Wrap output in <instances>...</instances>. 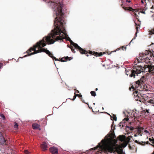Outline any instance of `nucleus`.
Masks as SVG:
<instances>
[{
    "label": "nucleus",
    "mask_w": 154,
    "mask_h": 154,
    "mask_svg": "<svg viewBox=\"0 0 154 154\" xmlns=\"http://www.w3.org/2000/svg\"><path fill=\"white\" fill-rule=\"evenodd\" d=\"M24 152L25 154H31L27 150H24Z\"/></svg>",
    "instance_id": "obj_26"
},
{
    "label": "nucleus",
    "mask_w": 154,
    "mask_h": 154,
    "mask_svg": "<svg viewBox=\"0 0 154 154\" xmlns=\"http://www.w3.org/2000/svg\"><path fill=\"white\" fill-rule=\"evenodd\" d=\"M141 2L142 3H143V0H142L141 1Z\"/></svg>",
    "instance_id": "obj_49"
},
{
    "label": "nucleus",
    "mask_w": 154,
    "mask_h": 154,
    "mask_svg": "<svg viewBox=\"0 0 154 154\" xmlns=\"http://www.w3.org/2000/svg\"><path fill=\"white\" fill-rule=\"evenodd\" d=\"M122 4H121V7H123V3L122 2Z\"/></svg>",
    "instance_id": "obj_43"
},
{
    "label": "nucleus",
    "mask_w": 154,
    "mask_h": 154,
    "mask_svg": "<svg viewBox=\"0 0 154 154\" xmlns=\"http://www.w3.org/2000/svg\"><path fill=\"white\" fill-rule=\"evenodd\" d=\"M39 131L40 130V129L39 128Z\"/></svg>",
    "instance_id": "obj_56"
},
{
    "label": "nucleus",
    "mask_w": 154,
    "mask_h": 154,
    "mask_svg": "<svg viewBox=\"0 0 154 154\" xmlns=\"http://www.w3.org/2000/svg\"><path fill=\"white\" fill-rule=\"evenodd\" d=\"M124 49L125 50H126V47H125L124 46H122L121 47H120L119 48H118L116 49V50L114 51L115 52L116 51H117L119 50H124Z\"/></svg>",
    "instance_id": "obj_17"
},
{
    "label": "nucleus",
    "mask_w": 154,
    "mask_h": 154,
    "mask_svg": "<svg viewBox=\"0 0 154 154\" xmlns=\"http://www.w3.org/2000/svg\"><path fill=\"white\" fill-rule=\"evenodd\" d=\"M135 25L136 26V29H137V32L138 31V29L139 28L140 26V24H137L135 22Z\"/></svg>",
    "instance_id": "obj_25"
},
{
    "label": "nucleus",
    "mask_w": 154,
    "mask_h": 154,
    "mask_svg": "<svg viewBox=\"0 0 154 154\" xmlns=\"http://www.w3.org/2000/svg\"><path fill=\"white\" fill-rule=\"evenodd\" d=\"M131 130H134V128L132 127H131Z\"/></svg>",
    "instance_id": "obj_39"
},
{
    "label": "nucleus",
    "mask_w": 154,
    "mask_h": 154,
    "mask_svg": "<svg viewBox=\"0 0 154 154\" xmlns=\"http://www.w3.org/2000/svg\"><path fill=\"white\" fill-rule=\"evenodd\" d=\"M67 40L69 41L71 44L76 49H77L81 54H86V56L87 57L88 56V53L91 55H93L96 57L101 56L103 54H105V52L103 53L102 52L98 53L94 51L93 52L90 51H89L88 52V51L80 47L76 43L73 42L69 37H68L67 38Z\"/></svg>",
    "instance_id": "obj_4"
},
{
    "label": "nucleus",
    "mask_w": 154,
    "mask_h": 154,
    "mask_svg": "<svg viewBox=\"0 0 154 154\" xmlns=\"http://www.w3.org/2000/svg\"><path fill=\"white\" fill-rule=\"evenodd\" d=\"M95 91H97L98 90V89L97 88H95Z\"/></svg>",
    "instance_id": "obj_50"
},
{
    "label": "nucleus",
    "mask_w": 154,
    "mask_h": 154,
    "mask_svg": "<svg viewBox=\"0 0 154 154\" xmlns=\"http://www.w3.org/2000/svg\"><path fill=\"white\" fill-rule=\"evenodd\" d=\"M148 103H150L153 104V106H154V100L152 99H150L147 101Z\"/></svg>",
    "instance_id": "obj_23"
},
{
    "label": "nucleus",
    "mask_w": 154,
    "mask_h": 154,
    "mask_svg": "<svg viewBox=\"0 0 154 154\" xmlns=\"http://www.w3.org/2000/svg\"><path fill=\"white\" fill-rule=\"evenodd\" d=\"M140 95H138L137 96H135V97H134V99L136 100L140 101V100L141 98Z\"/></svg>",
    "instance_id": "obj_21"
},
{
    "label": "nucleus",
    "mask_w": 154,
    "mask_h": 154,
    "mask_svg": "<svg viewBox=\"0 0 154 154\" xmlns=\"http://www.w3.org/2000/svg\"><path fill=\"white\" fill-rule=\"evenodd\" d=\"M84 102V103H86V104H87V105H88V106H89V105H88V103H85V102Z\"/></svg>",
    "instance_id": "obj_51"
},
{
    "label": "nucleus",
    "mask_w": 154,
    "mask_h": 154,
    "mask_svg": "<svg viewBox=\"0 0 154 154\" xmlns=\"http://www.w3.org/2000/svg\"><path fill=\"white\" fill-rule=\"evenodd\" d=\"M146 112H149V110L147 109H146Z\"/></svg>",
    "instance_id": "obj_48"
},
{
    "label": "nucleus",
    "mask_w": 154,
    "mask_h": 154,
    "mask_svg": "<svg viewBox=\"0 0 154 154\" xmlns=\"http://www.w3.org/2000/svg\"><path fill=\"white\" fill-rule=\"evenodd\" d=\"M70 58H71V57H63L61 58L60 61L62 62H66L68 60H71V59H70Z\"/></svg>",
    "instance_id": "obj_16"
},
{
    "label": "nucleus",
    "mask_w": 154,
    "mask_h": 154,
    "mask_svg": "<svg viewBox=\"0 0 154 154\" xmlns=\"http://www.w3.org/2000/svg\"><path fill=\"white\" fill-rule=\"evenodd\" d=\"M133 95L134 96V97H135V95L137 96L138 95H141V94L138 91H134L133 92Z\"/></svg>",
    "instance_id": "obj_20"
},
{
    "label": "nucleus",
    "mask_w": 154,
    "mask_h": 154,
    "mask_svg": "<svg viewBox=\"0 0 154 154\" xmlns=\"http://www.w3.org/2000/svg\"><path fill=\"white\" fill-rule=\"evenodd\" d=\"M134 16H135V17H136V18L137 19L138 18L137 17H138V15L135 12H134Z\"/></svg>",
    "instance_id": "obj_32"
},
{
    "label": "nucleus",
    "mask_w": 154,
    "mask_h": 154,
    "mask_svg": "<svg viewBox=\"0 0 154 154\" xmlns=\"http://www.w3.org/2000/svg\"><path fill=\"white\" fill-rule=\"evenodd\" d=\"M136 130L135 131L137 132L136 134L134 135V137H137V135H139L140 136H141L143 133V128L141 127H138L137 128L135 129Z\"/></svg>",
    "instance_id": "obj_8"
},
{
    "label": "nucleus",
    "mask_w": 154,
    "mask_h": 154,
    "mask_svg": "<svg viewBox=\"0 0 154 154\" xmlns=\"http://www.w3.org/2000/svg\"><path fill=\"white\" fill-rule=\"evenodd\" d=\"M130 137H132V136H130Z\"/></svg>",
    "instance_id": "obj_54"
},
{
    "label": "nucleus",
    "mask_w": 154,
    "mask_h": 154,
    "mask_svg": "<svg viewBox=\"0 0 154 154\" xmlns=\"http://www.w3.org/2000/svg\"><path fill=\"white\" fill-rule=\"evenodd\" d=\"M79 93V91L78 90H76V91H75V93Z\"/></svg>",
    "instance_id": "obj_38"
},
{
    "label": "nucleus",
    "mask_w": 154,
    "mask_h": 154,
    "mask_svg": "<svg viewBox=\"0 0 154 154\" xmlns=\"http://www.w3.org/2000/svg\"><path fill=\"white\" fill-rule=\"evenodd\" d=\"M1 117L3 118V120H5V116L3 114H1L0 115Z\"/></svg>",
    "instance_id": "obj_30"
},
{
    "label": "nucleus",
    "mask_w": 154,
    "mask_h": 154,
    "mask_svg": "<svg viewBox=\"0 0 154 154\" xmlns=\"http://www.w3.org/2000/svg\"><path fill=\"white\" fill-rule=\"evenodd\" d=\"M26 56H27V55H25V56H24V57H26Z\"/></svg>",
    "instance_id": "obj_52"
},
{
    "label": "nucleus",
    "mask_w": 154,
    "mask_h": 154,
    "mask_svg": "<svg viewBox=\"0 0 154 154\" xmlns=\"http://www.w3.org/2000/svg\"><path fill=\"white\" fill-rule=\"evenodd\" d=\"M140 102H142L145 103H146V100L144 98H141V97L140 100Z\"/></svg>",
    "instance_id": "obj_22"
},
{
    "label": "nucleus",
    "mask_w": 154,
    "mask_h": 154,
    "mask_svg": "<svg viewBox=\"0 0 154 154\" xmlns=\"http://www.w3.org/2000/svg\"><path fill=\"white\" fill-rule=\"evenodd\" d=\"M32 126L33 129H37L38 128V125L36 123L33 124Z\"/></svg>",
    "instance_id": "obj_18"
},
{
    "label": "nucleus",
    "mask_w": 154,
    "mask_h": 154,
    "mask_svg": "<svg viewBox=\"0 0 154 154\" xmlns=\"http://www.w3.org/2000/svg\"><path fill=\"white\" fill-rule=\"evenodd\" d=\"M141 116L143 117L144 118H146L149 115V112H146L145 110H143L141 112Z\"/></svg>",
    "instance_id": "obj_15"
},
{
    "label": "nucleus",
    "mask_w": 154,
    "mask_h": 154,
    "mask_svg": "<svg viewBox=\"0 0 154 154\" xmlns=\"http://www.w3.org/2000/svg\"><path fill=\"white\" fill-rule=\"evenodd\" d=\"M145 77L143 76L140 79L135 81L132 85L131 88L134 90V88L137 89L140 91L147 90V85L145 84Z\"/></svg>",
    "instance_id": "obj_6"
},
{
    "label": "nucleus",
    "mask_w": 154,
    "mask_h": 154,
    "mask_svg": "<svg viewBox=\"0 0 154 154\" xmlns=\"http://www.w3.org/2000/svg\"><path fill=\"white\" fill-rule=\"evenodd\" d=\"M18 127V125L17 123L15 122V125H14V128H15L17 129Z\"/></svg>",
    "instance_id": "obj_29"
},
{
    "label": "nucleus",
    "mask_w": 154,
    "mask_h": 154,
    "mask_svg": "<svg viewBox=\"0 0 154 154\" xmlns=\"http://www.w3.org/2000/svg\"><path fill=\"white\" fill-rule=\"evenodd\" d=\"M143 132H145L146 133H149V132L148 131L146 130H144V129L143 131Z\"/></svg>",
    "instance_id": "obj_34"
},
{
    "label": "nucleus",
    "mask_w": 154,
    "mask_h": 154,
    "mask_svg": "<svg viewBox=\"0 0 154 154\" xmlns=\"http://www.w3.org/2000/svg\"><path fill=\"white\" fill-rule=\"evenodd\" d=\"M49 149L52 154H57L58 153V149L56 147H51Z\"/></svg>",
    "instance_id": "obj_12"
},
{
    "label": "nucleus",
    "mask_w": 154,
    "mask_h": 154,
    "mask_svg": "<svg viewBox=\"0 0 154 154\" xmlns=\"http://www.w3.org/2000/svg\"><path fill=\"white\" fill-rule=\"evenodd\" d=\"M112 135H113V136H112V138H114L115 135L113 134Z\"/></svg>",
    "instance_id": "obj_47"
},
{
    "label": "nucleus",
    "mask_w": 154,
    "mask_h": 154,
    "mask_svg": "<svg viewBox=\"0 0 154 154\" xmlns=\"http://www.w3.org/2000/svg\"><path fill=\"white\" fill-rule=\"evenodd\" d=\"M7 140L5 139L4 137L3 136L2 133L0 132V144L7 145Z\"/></svg>",
    "instance_id": "obj_10"
},
{
    "label": "nucleus",
    "mask_w": 154,
    "mask_h": 154,
    "mask_svg": "<svg viewBox=\"0 0 154 154\" xmlns=\"http://www.w3.org/2000/svg\"><path fill=\"white\" fill-rule=\"evenodd\" d=\"M128 72H129L128 71L127 72H126V74L127 75H128Z\"/></svg>",
    "instance_id": "obj_44"
},
{
    "label": "nucleus",
    "mask_w": 154,
    "mask_h": 154,
    "mask_svg": "<svg viewBox=\"0 0 154 154\" xmlns=\"http://www.w3.org/2000/svg\"><path fill=\"white\" fill-rule=\"evenodd\" d=\"M76 96H77L76 95V94L75 93V95L73 97V100H74L76 98Z\"/></svg>",
    "instance_id": "obj_36"
},
{
    "label": "nucleus",
    "mask_w": 154,
    "mask_h": 154,
    "mask_svg": "<svg viewBox=\"0 0 154 154\" xmlns=\"http://www.w3.org/2000/svg\"><path fill=\"white\" fill-rule=\"evenodd\" d=\"M145 95L144 94H141V95H140V97L141 98H144L145 97Z\"/></svg>",
    "instance_id": "obj_31"
},
{
    "label": "nucleus",
    "mask_w": 154,
    "mask_h": 154,
    "mask_svg": "<svg viewBox=\"0 0 154 154\" xmlns=\"http://www.w3.org/2000/svg\"><path fill=\"white\" fill-rule=\"evenodd\" d=\"M126 2H128L129 3H130L131 2V1H130V0L128 1V0H127Z\"/></svg>",
    "instance_id": "obj_42"
},
{
    "label": "nucleus",
    "mask_w": 154,
    "mask_h": 154,
    "mask_svg": "<svg viewBox=\"0 0 154 154\" xmlns=\"http://www.w3.org/2000/svg\"><path fill=\"white\" fill-rule=\"evenodd\" d=\"M105 137H107V136H106Z\"/></svg>",
    "instance_id": "obj_55"
},
{
    "label": "nucleus",
    "mask_w": 154,
    "mask_h": 154,
    "mask_svg": "<svg viewBox=\"0 0 154 154\" xmlns=\"http://www.w3.org/2000/svg\"><path fill=\"white\" fill-rule=\"evenodd\" d=\"M131 11L134 12V13L135 12L136 13V12H137V10L136 9H133V10Z\"/></svg>",
    "instance_id": "obj_35"
},
{
    "label": "nucleus",
    "mask_w": 154,
    "mask_h": 154,
    "mask_svg": "<svg viewBox=\"0 0 154 154\" xmlns=\"http://www.w3.org/2000/svg\"><path fill=\"white\" fill-rule=\"evenodd\" d=\"M133 115L134 117V119L136 117L135 116V115L134 113Z\"/></svg>",
    "instance_id": "obj_40"
},
{
    "label": "nucleus",
    "mask_w": 154,
    "mask_h": 154,
    "mask_svg": "<svg viewBox=\"0 0 154 154\" xmlns=\"http://www.w3.org/2000/svg\"><path fill=\"white\" fill-rule=\"evenodd\" d=\"M141 12V13H143V14H145V11H142Z\"/></svg>",
    "instance_id": "obj_46"
},
{
    "label": "nucleus",
    "mask_w": 154,
    "mask_h": 154,
    "mask_svg": "<svg viewBox=\"0 0 154 154\" xmlns=\"http://www.w3.org/2000/svg\"><path fill=\"white\" fill-rule=\"evenodd\" d=\"M112 119H113L115 121H116L117 120V117H116L115 115H113V116H112Z\"/></svg>",
    "instance_id": "obj_27"
},
{
    "label": "nucleus",
    "mask_w": 154,
    "mask_h": 154,
    "mask_svg": "<svg viewBox=\"0 0 154 154\" xmlns=\"http://www.w3.org/2000/svg\"><path fill=\"white\" fill-rule=\"evenodd\" d=\"M76 95L78 97H82V95L81 94H76Z\"/></svg>",
    "instance_id": "obj_33"
},
{
    "label": "nucleus",
    "mask_w": 154,
    "mask_h": 154,
    "mask_svg": "<svg viewBox=\"0 0 154 154\" xmlns=\"http://www.w3.org/2000/svg\"><path fill=\"white\" fill-rule=\"evenodd\" d=\"M123 8L125 10H129L130 11H132L133 10V9L131 7H123Z\"/></svg>",
    "instance_id": "obj_19"
},
{
    "label": "nucleus",
    "mask_w": 154,
    "mask_h": 154,
    "mask_svg": "<svg viewBox=\"0 0 154 154\" xmlns=\"http://www.w3.org/2000/svg\"><path fill=\"white\" fill-rule=\"evenodd\" d=\"M41 147L43 150L45 151L47 149V144L45 142H44L41 144Z\"/></svg>",
    "instance_id": "obj_14"
},
{
    "label": "nucleus",
    "mask_w": 154,
    "mask_h": 154,
    "mask_svg": "<svg viewBox=\"0 0 154 154\" xmlns=\"http://www.w3.org/2000/svg\"><path fill=\"white\" fill-rule=\"evenodd\" d=\"M119 140L121 142L125 141V142L123 144V146L124 147L126 146L127 145V143L125 140V136L124 135H119L118 137Z\"/></svg>",
    "instance_id": "obj_9"
},
{
    "label": "nucleus",
    "mask_w": 154,
    "mask_h": 154,
    "mask_svg": "<svg viewBox=\"0 0 154 154\" xmlns=\"http://www.w3.org/2000/svg\"><path fill=\"white\" fill-rule=\"evenodd\" d=\"M112 139L111 138H107L106 139L102 140L101 143H99L97 147L93 148L92 149L95 150L99 147L100 150L95 154H99V153L103 154H107L108 152H113L114 147L111 145Z\"/></svg>",
    "instance_id": "obj_2"
},
{
    "label": "nucleus",
    "mask_w": 154,
    "mask_h": 154,
    "mask_svg": "<svg viewBox=\"0 0 154 154\" xmlns=\"http://www.w3.org/2000/svg\"><path fill=\"white\" fill-rule=\"evenodd\" d=\"M28 55H31L38 53V42H36L33 47H31L27 51Z\"/></svg>",
    "instance_id": "obj_7"
},
{
    "label": "nucleus",
    "mask_w": 154,
    "mask_h": 154,
    "mask_svg": "<svg viewBox=\"0 0 154 154\" xmlns=\"http://www.w3.org/2000/svg\"><path fill=\"white\" fill-rule=\"evenodd\" d=\"M134 39H135V38H133V39H134Z\"/></svg>",
    "instance_id": "obj_57"
},
{
    "label": "nucleus",
    "mask_w": 154,
    "mask_h": 154,
    "mask_svg": "<svg viewBox=\"0 0 154 154\" xmlns=\"http://www.w3.org/2000/svg\"><path fill=\"white\" fill-rule=\"evenodd\" d=\"M3 66V64L1 63H0V69L1 68V67Z\"/></svg>",
    "instance_id": "obj_37"
},
{
    "label": "nucleus",
    "mask_w": 154,
    "mask_h": 154,
    "mask_svg": "<svg viewBox=\"0 0 154 154\" xmlns=\"http://www.w3.org/2000/svg\"><path fill=\"white\" fill-rule=\"evenodd\" d=\"M148 63L145 65L143 67L141 66H136L130 72L131 73L129 75V76L135 78L136 75L137 76L138 74L143 71L153 73L154 72V66L151 65L152 64L150 65Z\"/></svg>",
    "instance_id": "obj_3"
},
{
    "label": "nucleus",
    "mask_w": 154,
    "mask_h": 154,
    "mask_svg": "<svg viewBox=\"0 0 154 154\" xmlns=\"http://www.w3.org/2000/svg\"><path fill=\"white\" fill-rule=\"evenodd\" d=\"M90 93L91 94V95L95 97L96 95V93L94 91H91V92H90Z\"/></svg>",
    "instance_id": "obj_24"
},
{
    "label": "nucleus",
    "mask_w": 154,
    "mask_h": 154,
    "mask_svg": "<svg viewBox=\"0 0 154 154\" xmlns=\"http://www.w3.org/2000/svg\"><path fill=\"white\" fill-rule=\"evenodd\" d=\"M154 60L153 54L152 52L146 51L144 53L140 54L139 56L137 59V61L138 63L145 62L147 63L151 62L150 60L153 61Z\"/></svg>",
    "instance_id": "obj_5"
},
{
    "label": "nucleus",
    "mask_w": 154,
    "mask_h": 154,
    "mask_svg": "<svg viewBox=\"0 0 154 154\" xmlns=\"http://www.w3.org/2000/svg\"><path fill=\"white\" fill-rule=\"evenodd\" d=\"M51 5L54 9L56 17L54 21L55 27L52 30V33L47 36L44 37L42 40L39 41V53L44 52L46 53L53 60H59L53 56L52 54L47 49L42 48L46 44H53L56 41L65 39L67 36L63 25L65 23L63 20L64 14L62 11L63 4L61 2L55 3L51 2Z\"/></svg>",
    "instance_id": "obj_1"
},
{
    "label": "nucleus",
    "mask_w": 154,
    "mask_h": 154,
    "mask_svg": "<svg viewBox=\"0 0 154 154\" xmlns=\"http://www.w3.org/2000/svg\"><path fill=\"white\" fill-rule=\"evenodd\" d=\"M70 48H71V51H72L73 53H75V51L74 49L73 48V47L72 46H71L70 47Z\"/></svg>",
    "instance_id": "obj_28"
},
{
    "label": "nucleus",
    "mask_w": 154,
    "mask_h": 154,
    "mask_svg": "<svg viewBox=\"0 0 154 154\" xmlns=\"http://www.w3.org/2000/svg\"><path fill=\"white\" fill-rule=\"evenodd\" d=\"M112 152L114 153L115 152H117L118 154H125L123 152L122 149L120 147H116L115 150L114 148L113 152Z\"/></svg>",
    "instance_id": "obj_11"
},
{
    "label": "nucleus",
    "mask_w": 154,
    "mask_h": 154,
    "mask_svg": "<svg viewBox=\"0 0 154 154\" xmlns=\"http://www.w3.org/2000/svg\"><path fill=\"white\" fill-rule=\"evenodd\" d=\"M149 139L150 141L152 142V139L151 138H149Z\"/></svg>",
    "instance_id": "obj_41"
},
{
    "label": "nucleus",
    "mask_w": 154,
    "mask_h": 154,
    "mask_svg": "<svg viewBox=\"0 0 154 154\" xmlns=\"http://www.w3.org/2000/svg\"><path fill=\"white\" fill-rule=\"evenodd\" d=\"M135 142L136 143H138V141L137 140H136L135 141Z\"/></svg>",
    "instance_id": "obj_45"
},
{
    "label": "nucleus",
    "mask_w": 154,
    "mask_h": 154,
    "mask_svg": "<svg viewBox=\"0 0 154 154\" xmlns=\"http://www.w3.org/2000/svg\"><path fill=\"white\" fill-rule=\"evenodd\" d=\"M152 1L154 2V0H152Z\"/></svg>",
    "instance_id": "obj_53"
},
{
    "label": "nucleus",
    "mask_w": 154,
    "mask_h": 154,
    "mask_svg": "<svg viewBox=\"0 0 154 154\" xmlns=\"http://www.w3.org/2000/svg\"><path fill=\"white\" fill-rule=\"evenodd\" d=\"M128 120L129 119L128 118H125L123 120L122 122H120L119 123V126L120 127H124L125 125V123L126 122L128 121Z\"/></svg>",
    "instance_id": "obj_13"
}]
</instances>
